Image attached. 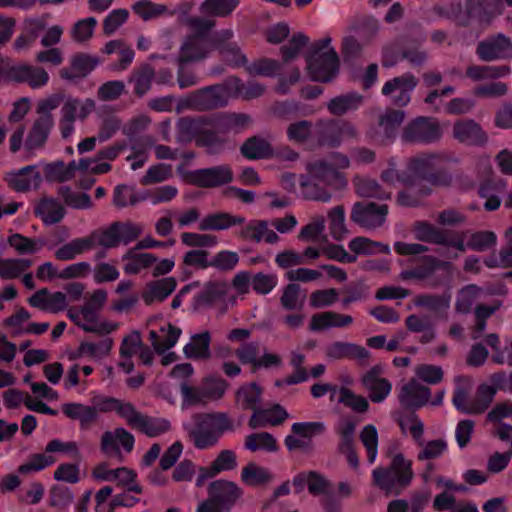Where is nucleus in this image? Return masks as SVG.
<instances>
[{
    "instance_id": "1",
    "label": "nucleus",
    "mask_w": 512,
    "mask_h": 512,
    "mask_svg": "<svg viewBox=\"0 0 512 512\" xmlns=\"http://www.w3.org/2000/svg\"><path fill=\"white\" fill-rule=\"evenodd\" d=\"M351 161L341 152H332L326 158L313 160L306 165L307 176L300 177L303 197L307 200L329 203L332 194L326 187L343 189L347 179L341 170L348 169Z\"/></svg>"
},
{
    "instance_id": "2",
    "label": "nucleus",
    "mask_w": 512,
    "mask_h": 512,
    "mask_svg": "<svg viewBox=\"0 0 512 512\" xmlns=\"http://www.w3.org/2000/svg\"><path fill=\"white\" fill-rule=\"evenodd\" d=\"M189 441L196 449L206 450L214 447L225 432L234 431V423L223 412L195 413L183 423Z\"/></svg>"
},
{
    "instance_id": "3",
    "label": "nucleus",
    "mask_w": 512,
    "mask_h": 512,
    "mask_svg": "<svg viewBox=\"0 0 512 512\" xmlns=\"http://www.w3.org/2000/svg\"><path fill=\"white\" fill-rule=\"evenodd\" d=\"M387 456L391 458L389 466L375 468L372 471L373 482L386 494L398 495L414 477L412 462L402 453H393L391 448L387 450Z\"/></svg>"
},
{
    "instance_id": "4",
    "label": "nucleus",
    "mask_w": 512,
    "mask_h": 512,
    "mask_svg": "<svg viewBox=\"0 0 512 512\" xmlns=\"http://www.w3.org/2000/svg\"><path fill=\"white\" fill-rule=\"evenodd\" d=\"M330 38H323L314 44L313 52L307 57V69L312 80L328 82L339 70L336 51L329 47Z\"/></svg>"
},
{
    "instance_id": "5",
    "label": "nucleus",
    "mask_w": 512,
    "mask_h": 512,
    "mask_svg": "<svg viewBox=\"0 0 512 512\" xmlns=\"http://www.w3.org/2000/svg\"><path fill=\"white\" fill-rule=\"evenodd\" d=\"M419 83L418 78L411 72H405L386 81L381 89L383 96L398 107L407 106L412 97V93Z\"/></svg>"
},
{
    "instance_id": "6",
    "label": "nucleus",
    "mask_w": 512,
    "mask_h": 512,
    "mask_svg": "<svg viewBox=\"0 0 512 512\" xmlns=\"http://www.w3.org/2000/svg\"><path fill=\"white\" fill-rule=\"evenodd\" d=\"M452 269L453 265L448 261L440 260L435 256H424L420 259L419 263L414 268L401 271L399 274V279L403 281L430 280V286L436 287L441 284V281L432 279L434 273L438 270H442L447 274H450Z\"/></svg>"
},
{
    "instance_id": "7",
    "label": "nucleus",
    "mask_w": 512,
    "mask_h": 512,
    "mask_svg": "<svg viewBox=\"0 0 512 512\" xmlns=\"http://www.w3.org/2000/svg\"><path fill=\"white\" fill-rule=\"evenodd\" d=\"M442 136L441 128L436 119L429 117H417L409 122L401 135L407 143H432Z\"/></svg>"
},
{
    "instance_id": "8",
    "label": "nucleus",
    "mask_w": 512,
    "mask_h": 512,
    "mask_svg": "<svg viewBox=\"0 0 512 512\" xmlns=\"http://www.w3.org/2000/svg\"><path fill=\"white\" fill-rule=\"evenodd\" d=\"M325 429V424L318 421L293 423L292 434L285 437L284 444L289 451H306L312 446V438L323 434Z\"/></svg>"
},
{
    "instance_id": "9",
    "label": "nucleus",
    "mask_w": 512,
    "mask_h": 512,
    "mask_svg": "<svg viewBox=\"0 0 512 512\" xmlns=\"http://www.w3.org/2000/svg\"><path fill=\"white\" fill-rule=\"evenodd\" d=\"M388 213V207L385 204H375L373 202H357L351 210V220L366 229H375L383 225Z\"/></svg>"
},
{
    "instance_id": "10",
    "label": "nucleus",
    "mask_w": 512,
    "mask_h": 512,
    "mask_svg": "<svg viewBox=\"0 0 512 512\" xmlns=\"http://www.w3.org/2000/svg\"><path fill=\"white\" fill-rule=\"evenodd\" d=\"M230 98L229 89L222 85H215L200 89L188 98V104L196 110H210L225 106Z\"/></svg>"
},
{
    "instance_id": "11",
    "label": "nucleus",
    "mask_w": 512,
    "mask_h": 512,
    "mask_svg": "<svg viewBox=\"0 0 512 512\" xmlns=\"http://www.w3.org/2000/svg\"><path fill=\"white\" fill-rule=\"evenodd\" d=\"M233 178V170L228 164L197 169L190 173V181L194 185L202 188L223 186L231 183Z\"/></svg>"
},
{
    "instance_id": "12",
    "label": "nucleus",
    "mask_w": 512,
    "mask_h": 512,
    "mask_svg": "<svg viewBox=\"0 0 512 512\" xmlns=\"http://www.w3.org/2000/svg\"><path fill=\"white\" fill-rule=\"evenodd\" d=\"M4 181L12 190L24 193L32 189H38L42 182V176L37 165H28L7 172Z\"/></svg>"
},
{
    "instance_id": "13",
    "label": "nucleus",
    "mask_w": 512,
    "mask_h": 512,
    "mask_svg": "<svg viewBox=\"0 0 512 512\" xmlns=\"http://www.w3.org/2000/svg\"><path fill=\"white\" fill-rule=\"evenodd\" d=\"M236 232L239 239L243 241L260 243L262 241L268 244H276L280 237L279 235L270 228V224L267 220L252 219L243 225Z\"/></svg>"
},
{
    "instance_id": "14",
    "label": "nucleus",
    "mask_w": 512,
    "mask_h": 512,
    "mask_svg": "<svg viewBox=\"0 0 512 512\" xmlns=\"http://www.w3.org/2000/svg\"><path fill=\"white\" fill-rule=\"evenodd\" d=\"M211 51L212 48L204 37L187 35L180 46L177 63L185 65L202 61L210 55Z\"/></svg>"
},
{
    "instance_id": "15",
    "label": "nucleus",
    "mask_w": 512,
    "mask_h": 512,
    "mask_svg": "<svg viewBox=\"0 0 512 512\" xmlns=\"http://www.w3.org/2000/svg\"><path fill=\"white\" fill-rule=\"evenodd\" d=\"M384 367L381 364L373 366L362 377V384L368 391L369 398L374 403L383 402L391 393L392 384L381 377Z\"/></svg>"
},
{
    "instance_id": "16",
    "label": "nucleus",
    "mask_w": 512,
    "mask_h": 512,
    "mask_svg": "<svg viewBox=\"0 0 512 512\" xmlns=\"http://www.w3.org/2000/svg\"><path fill=\"white\" fill-rule=\"evenodd\" d=\"M8 77L12 81L25 83L32 89H40L49 82V74L43 67L29 64L12 66L8 71Z\"/></svg>"
},
{
    "instance_id": "17",
    "label": "nucleus",
    "mask_w": 512,
    "mask_h": 512,
    "mask_svg": "<svg viewBox=\"0 0 512 512\" xmlns=\"http://www.w3.org/2000/svg\"><path fill=\"white\" fill-rule=\"evenodd\" d=\"M405 118V113L400 110L388 109L379 118V131L370 130L367 137L374 142L386 144L392 140L398 128Z\"/></svg>"
},
{
    "instance_id": "18",
    "label": "nucleus",
    "mask_w": 512,
    "mask_h": 512,
    "mask_svg": "<svg viewBox=\"0 0 512 512\" xmlns=\"http://www.w3.org/2000/svg\"><path fill=\"white\" fill-rule=\"evenodd\" d=\"M292 483L296 493H300L307 486L313 496L329 495L334 490L333 483L317 471L299 473L293 478Z\"/></svg>"
},
{
    "instance_id": "19",
    "label": "nucleus",
    "mask_w": 512,
    "mask_h": 512,
    "mask_svg": "<svg viewBox=\"0 0 512 512\" xmlns=\"http://www.w3.org/2000/svg\"><path fill=\"white\" fill-rule=\"evenodd\" d=\"M134 436L124 428H116L114 431H106L101 437V449L108 456H117L120 460L122 455L119 447L130 453L134 447Z\"/></svg>"
},
{
    "instance_id": "20",
    "label": "nucleus",
    "mask_w": 512,
    "mask_h": 512,
    "mask_svg": "<svg viewBox=\"0 0 512 512\" xmlns=\"http://www.w3.org/2000/svg\"><path fill=\"white\" fill-rule=\"evenodd\" d=\"M435 156L432 154H422L411 158L407 163L409 174L412 178V182L415 185L421 179H427L429 182L435 185H448L450 183V177L442 176L437 177L435 175L427 176L429 171L433 167V160Z\"/></svg>"
},
{
    "instance_id": "21",
    "label": "nucleus",
    "mask_w": 512,
    "mask_h": 512,
    "mask_svg": "<svg viewBox=\"0 0 512 512\" xmlns=\"http://www.w3.org/2000/svg\"><path fill=\"white\" fill-rule=\"evenodd\" d=\"M325 355L331 360L349 359L366 364L370 352L363 346L344 341H335L325 348Z\"/></svg>"
},
{
    "instance_id": "22",
    "label": "nucleus",
    "mask_w": 512,
    "mask_h": 512,
    "mask_svg": "<svg viewBox=\"0 0 512 512\" xmlns=\"http://www.w3.org/2000/svg\"><path fill=\"white\" fill-rule=\"evenodd\" d=\"M53 127L54 124H52L50 120L36 118L33 121L24 142V151L27 155L26 159L34 156L37 151L45 147Z\"/></svg>"
},
{
    "instance_id": "23",
    "label": "nucleus",
    "mask_w": 512,
    "mask_h": 512,
    "mask_svg": "<svg viewBox=\"0 0 512 512\" xmlns=\"http://www.w3.org/2000/svg\"><path fill=\"white\" fill-rule=\"evenodd\" d=\"M453 137L460 143L473 146L484 145L488 140L481 126L472 119L456 121L453 125Z\"/></svg>"
},
{
    "instance_id": "24",
    "label": "nucleus",
    "mask_w": 512,
    "mask_h": 512,
    "mask_svg": "<svg viewBox=\"0 0 512 512\" xmlns=\"http://www.w3.org/2000/svg\"><path fill=\"white\" fill-rule=\"evenodd\" d=\"M182 330L169 323L164 322L157 330L151 329L148 338L154 351L158 354H163L176 345Z\"/></svg>"
},
{
    "instance_id": "25",
    "label": "nucleus",
    "mask_w": 512,
    "mask_h": 512,
    "mask_svg": "<svg viewBox=\"0 0 512 512\" xmlns=\"http://www.w3.org/2000/svg\"><path fill=\"white\" fill-rule=\"evenodd\" d=\"M477 54L483 61H492L512 56V43L502 34L495 38L482 41L477 46Z\"/></svg>"
},
{
    "instance_id": "26",
    "label": "nucleus",
    "mask_w": 512,
    "mask_h": 512,
    "mask_svg": "<svg viewBox=\"0 0 512 512\" xmlns=\"http://www.w3.org/2000/svg\"><path fill=\"white\" fill-rule=\"evenodd\" d=\"M430 393L428 387L420 384L416 379H411L402 386L398 399L405 408H420L429 401Z\"/></svg>"
},
{
    "instance_id": "27",
    "label": "nucleus",
    "mask_w": 512,
    "mask_h": 512,
    "mask_svg": "<svg viewBox=\"0 0 512 512\" xmlns=\"http://www.w3.org/2000/svg\"><path fill=\"white\" fill-rule=\"evenodd\" d=\"M99 410L94 406L78 402H67L61 405L62 413L67 418L78 421L82 429H88L97 422Z\"/></svg>"
},
{
    "instance_id": "28",
    "label": "nucleus",
    "mask_w": 512,
    "mask_h": 512,
    "mask_svg": "<svg viewBox=\"0 0 512 512\" xmlns=\"http://www.w3.org/2000/svg\"><path fill=\"white\" fill-rule=\"evenodd\" d=\"M245 217L228 212H215L207 214L199 222L201 231H222L232 227L243 225Z\"/></svg>"
},
{
    "instance_id": "29",
    "label": "nucleus",
    "mask_w": 512,
    "mask_h": 512,
    "mask_svg": "<svg viewBox=\"0 0 512 512\" xmlns=\"http://www.w3.org/2000/svg\"><path fill=\"white\" fill-rule=\"evenodd\" d=\"M176 285L177 282L173 277L150 281L142 292V300L146 305L162 302L174 292Z\"/></svg>"
},
{
    "instance_id": "30",
    "label": "nucleus",
    "mask_w": 512,
    "mask_h": 512,
    "mask_svg": "<svg viewBox=\"0 0 512 512\" xmlns=\"http://www.w3.org/2000/svg\"><path fill=\"white\" fill-rule=\"evenodd\" d=\"M209 495L229 510L242 495V490L234 482L217 480L210 484Z\"/></svg>"
},
{
    "instance_id": "31",
    "label": "nucleus",
    "mask_w": 512,
    "mask_h": 512,
    "mask_svg": "<svg viewBox=\"0 0 512 512\" xmlns=\"http://www.w3.org/2000/svg\"><path fill=\"white\" fill-rule=\"evenodd\" d=\"M137 246L127 250L122 255V261L124 262L123 270L127 275H135L140 273L142 270L150 268L156 263L157 257L151 253L139 252Z\"/></svg>"
},
{
    "instance_id": "32",
    "label": "nucleus",
    "mask_w": 512,
    "mask_h": 512,
    "mask_svg": "<svg viewBox=\"0 0 512 512\" xmlns=\"http://www.w3.org/2000/svg\"><path fill=\"white\" fill-rule=\"evenodd\" d=\"M353 323V318L347 314L334 311H325L311 317L309 328L312 331H321L329 328H344Z\"/></svg>"
},
{
    "instance_id": "33",
    "label": "nucleus",
    "mask_w": 512,
    "mask_h": 512,
    "mask_svg": "<svg viewBox=\"0 0 512 512\" xmlns=\"http://www.w3.org/2000/svg\"><path fill=\"white\" fill-rule=\"evenodd\" d=\"M288 417L286 410L280 405H275L270 409L257 408L248 421L252 429L277 426Z\"/></svg>"
},
{
    "instance_id": "34",
    "label": "nucleus",
    "mask_w": 512,
    "mask_h": 512,
    "mask_svg": "<svg viewBox=\"0 0 512 512\" xmlns=\"http://www.w3.org/2000/svg\"><path fill=\"white\" fill-rule=\"evenodd\" d=\"M98 65L94 56L78 53L71 58L70 68H63L60 75L63 79L72 80L87 76Z\"/></svg>"
},
{
    "instance_id": "35",
    "label": "nucleus",
    "mask_w": 512,
    "mask_h": 512,
    "mask_svg": "<svg viewBox=\"0 0 512 512\" xmlns=\"http://www.w3.org/2000/svg\"><path fill=\"white\" fill-rule=\"evenodd\" d=\"M211 334L209 331L194 334L183 347V354L191 360H207L211 357Z\"/></svg>"
},
{
    "instance_id": "36",
    "label": "nucleus",
    "mask_w": 512,
    "mask_h": 512,
    "mask_svg": "<svg viewBox=\"0 0 512 512\" xmlns=\"http://www.w3.org/2000/svg\"><path fill=\"white\" fill-rule=\"evenodd\" d=\"M95 109V102L92 99L80 100L70 98L65 101L60 110V119L75 122L76 119H86Z\"/></svg>"
},
{
    "instance_id": "37",
    "label": "nucleus",
    "mask_w": 512,
    "mask_h": 512,
    "mask_svg": "<svg viewBox=\"0 0 512 512\" xmlns=\"http://www.w3.org/2000/svg\"><path fill=\"white\" fill-rule=\"evenodd\" d=\"M229 286L226 282H210L199 294V303L211 306L218 301H225L227 304L234 305L236 296L228 295Z\"/></svg>"
},
{
    "instance_id": "38",
    "label": "nucleus",
    "mask_w": 512,
    "mask_h": 512,
    "mask_svg": "<svg viewBox=\"0 0 512 512\" xmlns=\"http://www.w3.org/2000/svg\"><path fill=\"white\" fill-rule=\"evenodd\" d=\"M35 216L39 217L45 225L59 223L65 215L60 202L53 198H42L34 207Z\"/></svg>"
},
{
    "instance_id": "39",
    "label": "nucleus",
    "mask_w": 512,
    "mask_h": 512,
    "mask_svg": "<svg viewBox=\"0 0 512 512\" xmlns=\"http://www.w3.org/2000/svg\"><path fill=\"white\" fill-rule=\"evenodd\" d=\"M100 411H115L120 417L126 420L127 424L135 429L141 413L138 412L130 402H124L116 398H107L101 403Z\"/></svg>"
},
{
    "instance_id": "40",
    "label": "nucleus",
    "mask_w": 512,
    "mask_h": 512,
    "mask_svg": "<svg viewBox=\"0 0 512 512\" xmlns=\"http://www.w3.org/2000/svg\"><path fill=\"white\" fill-rule=\"evenodd\" d=\"M363 104V96L352 92L332 98L327 103V109L332 115L341 116L356 111Z\"/></svg>"
},
{
    "instance_id": "41",
    "label": "nucleus",
    "mask_w": 512,
    "mask_h": 512,
    "mask_svg": "<svg viewBox=\"0 0 512 512\" xmlns=\"http://www.w3.org/2000/svg\"><path fill=\"white\" fill-rule=\"evenodd\" d=\"M93 250L89 235L74 238L63 244L55 251V257L61 261H70L76 257Z\"/></svg>"
},
{
    "instance_id": "42",
    "label": "nucleus",
    "mask_w": 512,
    "mask_h": 512,
    "mask_svg": "<svg viewBox=\"0 0 512 512\" xmlns=\"http://www.w3.org/2000/svg\"><path fill=\"white\" fill-rule=\"evenodd\" d=\"M316 140L317 144L321 147H339V122L335 120H319L316 124Z\"/></svg>"
},
{
    "instance_id": "43",
    "label": "nucleus",
    "mask_w": 512,
    "mask_h": 512,
    "mask_svg": "<svg viewBox=\"0 0 512 512\" xmlns=\"http://www.w3.org/2000/svg\"><path fill=\"white\" fill-rule=\"evenodd\" d=\"M119 227L118 222H114L107 228L96 229L90 232L88 235L93 249L97 246L102 247L104 250L118 247L120 245Z\"/></svg>"
},
{
    "instance_id": "44",
    "label": "nucleus",
    "mask_w": 512,
    "mask_h": 512,
    "mask_svg": "<svg viewBox=\"0 0 512 512\" xmlns=\"http://www.w3.org/2000/svg\"><path fill=\"white\" fill-rule=\"evenodd\" d=\"M502 0H467L466 10L470 17L489 21L499 13Z\"/></svg>"
},
{
    "instance_id": "45",
    "label": "nucleus",
    "mask_w": 512,
    "mask_h": 512,
    "mask_svg": "<svg viewBox=\"0 0 512 512\" xmlns=\"http://www.w3.org/2000/svg\"><path fill=\"white\" fill-rule=\"evenodd\" d=\"M240 0H204L199 6V12L207 17H229L239 6Z\"/></svg>"
},
{
    "instance_id": "46",
    "label": "nucleus",
    "mask_w": 512,
    "mask_h": 512,
    "mask_svg": "<svg viewBox=\"0 0 512 512\" xmlns=\"http://www.w3.org/2000/svg\"><path fill=\"white\" fill-rule=\"evenodd\" d=\"M261 394L262 390L256 383L244 384L235 393L236 405L243 410L254 412L260 404Z\"/></svg>"
},
{
    "instance_id": "47",
    "label": "nucleus",
    "mask_w": 512,
    "mask_h": 512,
    "mask_svg": "<svg viewBox=\"0 0 512 512\" xmlns=\"http://www.w3.org/2000/svg\"><path fill=\"white\" fill-rule=\"evenodd\" d=\"M414 305L416 307L425 308L434 313H443L447 312L450 308L451 303V295L449 293L443 294H419L414 300Z\"/></svg>"
},
{
    "instance_id": "48",
    "label": "nucleus",
    "mask_w": 512,
    "mask_h": 512,
    "mask_svg": "<svg viewBox=\"0 0 512 512\" xmlns=\"http://www.w3.org/2000/svg\"><path fill=\"white\" fill-rule=\"evenodd\" d=\"M328 227L333 239L343 240L349 231L345 221V209L342 205L332 207L327 212Z\"/></svg>"
},
{
    "instance_id": "49",
    "label": "nucleus",
    "mask_w": 512,
    "mask_h": 512,
    "mask_svg": "<svg viewBox=\"0 0 512 512\" xmlns=\"http://www.w3.org/2000/svg\"><path fill=\"white\" fill-rule=\"evenodd\" d=\"M348 247L356 255L390 254L389 245L362 236L353 238Z\"/></svg>"
},
{
    "instance_id": "50",
    "label": "nucleus",
    "mask_w": 512,
    "mask_h": 512,
    "mask_svg": "<svg viewBox=\"0 0 512 512\" xmlns=\"http://www.w3.org/2000/svg\"><path fill=\"white\" fill-rule=\"evenodd\" d=\"M135 429L148 437H157L171 429V423L165 418L141 415Z\"/></svg>"
},
{
    "instance_id": "51",
    "label": "nucleus",
    "mask_w": 512,
    "mask_h": 512,
    "mask_svg": "<svg viewBox=\"0 0 512 512\" xmlns=\"http://www.w3.org/2000/svg\"><path fill=\"white\" fill-rule=\"evenodd\" d=\"M154 77L155 70L149 64H143L134 70L129 78V81L134 84V93L138 96L145 95L150 90Z\"/></svg>"
},
{
    "instance_id": "52",
    "label": "nucleus",
    "mask_w": 512,
    "mask_h": 512,
    "mask_svg": "<svg viewBox=\"0 0 512 512\" xmlns=\"http://www.w3.org/2000/svg\"><path fill=\"white\" fill-rule=\"evenodd\" d=\"M107 300V292L103 289H97L93 292L85 305L81 308V314L84 321L91 324H101L97 321L98 312L101 310Z\"/></svg>"
},
{
    "instance_id": "53",
    "label": "nucleus",
    "mask_w": 512,
    "mask_h": 512,
    "mask_svg": "<svg viewBox=\"0 0 512 512\" xmlns=\"http://www.w3.org/2000/svg\"><path fill=\"white\" fill-rule=\"evenodd\" d=\"M483 290L476 285H467L463 287L456 299L455 310L462 314H467L471 311L472 306L482 299Z\"/></svg>"
},
{
    "instance_id": "54",
    "label": "nucleus",
    "mask_w": 512,
    "mask_h": 512,
    "mask_svg": "<svg viewBox=\"0 0 512 512\" xmlns=\"http://www.w3.org/2000/svg\"><path fill=\"white\" fill-rule=\"evenodd\" d=\"M241 480L248 486H261L272 480V474L268 469L251 462L243 467Z\"/></svg>"
},
{
    "instance_id": "55",
    "label": "nucleus",
    "mask_w": 512,
    "mask_h": 512,
    "mask_svg": "<svg viewBox=\"0 0 512 512\" xmlns=\"http://www.w3.org/2000/svg\"><path fill=\"white\" fill-rule=\"evenodd\" d=\"M112 346L113 340L110 337H105L98 342H83L78 348V356L101 359L109 355Z\"/></svg>"
},
{
    "instance_id": "56",
    "label": "nucleus",
    "mask_w": 512,
    "mask_h": 512,
    "mask_svg": "<svg viewBox=\"0 0 512 512\" xmlns=\"http://www.w3.org/2000/svg\"><path fill=\"white\" fill-rule=\"evenodd\" d=\"M414 236L417 240L428 242L431 244L441 245L446 243L444 240V231L435 227L429 222L418 221L414 224L413 228Z\"/></svg>"
},
{
    "instance_id": "57",
    "label": "nucleus",
    "mask_w": 512,
    "mask_h": 512,
    "mask_svg": "<svg viewBox=\"0 0 512 512\" xmlns=\"http://www.w3.org/2000/svg\"><path fill=\"white\" fill-rule=\"evenodd\" d=\"M241 153L248 159H263L272 155V148L266 140L251 137L242 145Z\"/></svg>"
},
{
    "instance_id": "58",
    "label": "nucleus",
    "mask_w": 512,
    "mask_h": 512,
    "mask_svg": "<svg viewBox=\"0 0 512 512\" xmlns=\"http://www.w3.org/2000/svg\"><path fill=\"white\" fill-rule=\"evenodd\" d=\"M397 422L402 433H409L416 444H422L424 423L415 413L401 415Z\"/></svg>"
},
{
    "instance_id": "59",
    "label": "nucleus",
    "mask_w": 512,
    "mask_h": 512,
    "mask_svg": "<svg viewBox=\"0 0 512 512\" xmlns=\"http://www.w3.org/2000/svg\"><path fill=\"white\" fill-rule=\"evenodd\" d=\"M244 447L251 452L259 450L274 452L278 449L276 439L268 432L253 433L246 436Z\"/></svg>"
},
{
    "instance_id": "60",
    "label": "nucleus",
    "mask_w": 512,
    "mask_h": 512,
    "mask_svg": "<svg viewBox=\"0 0 512 512\" xmlns=\"http://www.w3.org/2000/svg\"><path fill=\"white\" fill-rule=\"evenodd\" d=\"M313 123L309 120L291 122L286 128V135L290 142L304 144L311 139Z\"/></svg>"
},
{
    "instance_id": "61",
    "label": "nucleus",
    "mask_w": 512,
    "mask_h": 512,
    "mask_svg": "<svg viewBox=\"0 0 512 512\" xmlns=\"http://www.w3.org/2000/svg\"><path fill=\"white\" fill-rule=\"evenodd\" d=\"M280 304L286 311H301L304 306V297L300 294V286L295 283L286 285L280 297Z\"/></svg>"
},
{
    "instance_id": "62",
    "label": "nucleus",
    "mask_w": 512,
    "mask_h": 512,
    "mask_svg": "<svg viewBox=\"0 0 512 512\" xmlns=\"http://www.w3.org/2000/svg\"><path fill=\"white\" fill-rule=\"evenodd\" d=\"M56 462V458L46 453L32 454L27 461L18 467V472L22 475H29L40 472L46 467Z\"/></svg>"
},
{
    "instance_id": "63",
    "label": "nucleus",
    "mask_w": 512,
    "mask_h": 512,
    "mask_svg": "<svg viewBox=\"0 0 512 512\" xmlns=\"http://www.w3.org/2000/svg\"><path fill=\"white\" fill-rule=\"evenodd\" d=\"M32 262L28 259H0V278L10 280L18 278L25 272Z\"/></svg>"
},
{
    "instance_id": "64",
    "label": "nucleus",
    "mask_w": 512,
    "mask_h": 512,
    "mask_svg": "<svg viewBox=\"0 0 512 512\" xmlns=\"http://www.w3.org/2000/svg\"><path fill=\"white\" fill-rule=\"evenodd\" d=\"M96 26L97 20L94 17L78 20L70 30V37L78 44L86 43L92 38Z\"/></svg>"
}]
</instances>
